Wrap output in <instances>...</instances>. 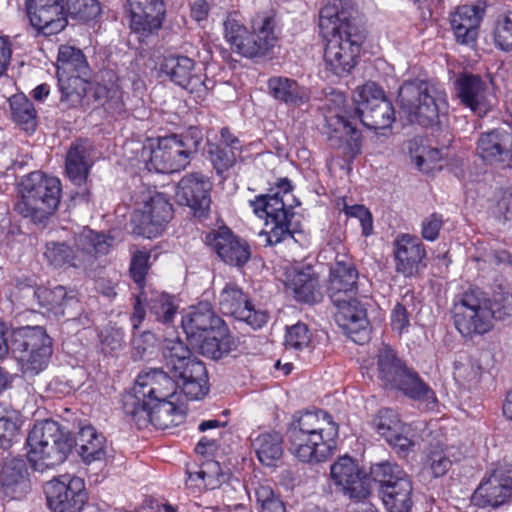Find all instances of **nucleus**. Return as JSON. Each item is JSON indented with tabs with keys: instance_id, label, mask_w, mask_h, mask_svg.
I'll use <instances>...</instances> for the list:
<instances>
[{
	"instance_id": "42",
	"label": "nucleus",
	"mask_w": 512,
	"mask_h": 512,
	"mask_svg": "<svg viewBox=\"0 0 512 512\" xmlns=\"http://www.w3.org/2000/svg\"><path fill=\"white\" fill-rule=\"evenodd\" d=\"M252 447L261 464L275 466L283 455V438L277 432L260 433L252 438Z\"/></svg>"
},
{
	"instance_id": "35",
	"label": "nucleus",
	"mask_w": 512,
	"mask_h": 512,
	"mask_svg": "<svg viewBox=\"0 0 512 512\" xmlns=\"http://www.w3.org/2000/svg\"><path fill=\"white\" fill-rule=\"evenodd\" d=\"M337 308L335 319L349 334L367 332L369 325L366 309L356 295L342 298L339 303H333Z\"/></svg>"
},
{
	"instance_id": "41",
	"label": "nucleus",
	"mask_w": 512,
	"mask_h": 512,
	"mask_svg": "<svg viewBox=\"0 0 512 512\" xmlns=\"http://www.w3.org/2000/svg\"><path fill=\"white\" fill-rule=\"evenodd\" d=\"M344 0H330L320 11L319 27L327 36L333 33L352 31L348 12L343 8Z\"/></svg>"
},
{
	"instance_id": "49",
	"label": "nucleus",
	"mask_w": 512,
	"mask_h": 512,
	"mask_svg": "<svg viewBox=\"0 0 512 512\" xmlns=\"http://www.w3.org/2000/svg\"><path fill=\"white\" fill-rule=\"evenodd\" d=\"M89 67L85 55L80 49L63 45L59 48L57 58V74L88 75Z\"/></svg>"
},
{
	"instance_id": "57",
	"label": "nucleus",
	"mask_w": 512,
	"mask_h": 512,
	"mask_svg": "<svg viewBox=\"0 0 512 512\" xmlns=\"http://www.w3.org/2000/svg\"><path fill=\"white\" fill-rule=\"evenodd\" d=\"M311 342V333L308 326L298 322L286 330L285 346L288 349L303 350Z\"/></svg>"
},
{
	"instance_id": "21",
	"label": "nucleus",
	"mask_w": 512,
	"mask_h": 512,
	"mask_svg": "<svg viewBox=\"0 0 512 512\" xmlns=\"http://www.w3.org/2000/svg\"><path fill=\"white\" fill-rule=\"evenodd\" d=\"M460 103L478 117H484L492 109L493 95L489 84L480 75L463 72L454 82Z\"/></svg>"
},
{
	"instance_id": "19",
	"label": "nucleus",
	"mask_w": 512,
	"mask_h": 512,
	"mask_svg": "<svg viewBox=\"0 0 512 512\" xmlns=\"http://www.w3.org/2000/svg\"><path fill=\"white\" fill-rule=\"evenodd\" d=\"M338 424L332 416L324 410L306 411L295 418L289 425L287 437H292L296 445L305 440L306 436L312 439L323 438L326 441H333L338 436Z\"/></svg>"
},
{
	"instance_id": "46",
	"label": "nucleus",
	"mask_w": 512,
	"mask_h": 512,
	"mask_svg": "<svg viewBox=\"0 0 512 512\" xmlns=\"http://www.w3.org/2000/svg\"><path fill=\"white\" fill-rule=\"evenodd\" d=\"M194 348L204 356L212 359H220L232 350V341L230 337L224 335V328H219V334L201 335L199 339H190Z\"/></svg>"
},
{
	"instance_id": "9",
	"label": "nucleus",
	"mask_w": 512,
	"mask_h": 512,
	"mask_svg": "<svg viewBox=\"0 0 512 512\" xmlns=\"http://www.w3.org/2000/svg\"><path fill=\"white\" fill-rule=\"evenodd\" d=\"M491 300L479 289L464 292L454 303L453 319L457 330L464 337L488 332L493 324L494 309Z\"/></svg>"
},
{
	"instance_id": "28",
	"label": "nucleus",
	"mask_w": 512,
	"mask_h": 512,
	"mask_svg": "<svg viewBox=\"0 0 512 512\" xmlns=\"http://www.w3.org/2000/svg\"><path fill=\"white\" fill-rule=\"evenodd\" d=\"M373 424L377 432L400 456L406 457L409 454L414 442L408 437V426L401 422L394 410H380Z\"/></svg>"
},
{
	"instance_id": "31",
	"label": "nucleus",
	"mask_w": 512,
	"mask_h": 512,
	"mask_svg": "<svg viewBox=\"0 0 512 512\" xmlns=\"http://www.w3.org/2000/svg\"><path fill=\"white\" fill-rule=\"evenodd\" d=\"M223 326V320L207 302L199 303L182 317V327L188 340L199 339L206 334H219V328Z\"/></svg>"
},
{
	"instance_id": "63",
	"label": "nucleus",
	"mask_w": 512,
	"mask_h": 512,
	"mask_svg": "<svg viewBox=\"0 0 512 512\" xmlns=\"http://www.w3.org/2000/svg\"><path fill=\"white\" fill-rule=\"evenodd\" d=\"M103 108L112 116H122L125 113L123 93L118 86H110V96L104 104Z\"/></svg>"
},
{
	"instance_id": "14",
	"label": "nucleus",
	"mask_w": 512,
	"mask_h": 512,
	"mask_svg": "<svg viewBox=\"0 0 512 512\" xmlns=\"http://www.w3.org/2000/svg\"><path fill=\"white\" fill-rule=\"evenodd\" d=\"M472 500L481 508H499L512 501V468L500 465L487 471L475 490Z\"/></svg>"
},
{
	"instance_id": "36",
	"label": "nucleus",
	"mask_w": 512,
	"mask_h": 512,
	"mask_svg": "<svg viewBox=\"0 0 512 512\" xmlns=\"http://www.w3.org/2000/svg\"><path fill=\"white\" fill-rule=\"evenodd\" d=\"M392 389L401 391L408 398L424 404L428 410H433L436 407L437 397L435 392L421 379L416 371L410 368L406 369Z\"/></svg>"
},
{
	"instance_id": "48",
	"label": "nucleus",
	"mask_w": 512,
	"mask_h": 512,
	"mask_svg": "<svg viewBox=\"0 0 512 512\" xmlns=\"http://www.w3.org/2000/svg\"><path fill=\"white\" fill-rule=\"evenodd\" d=\"M84 145H72L66 157V172L77 185L84 183L88 177L91 163Z\"/></svg>"
},
{
	"instance_id": "47",
	"label": "nucleus",
	"mask_w": 512,
	"mask_h": 512,
	"mask_svg": "<svg viewBox=\"0 0 512 512\" xmlns=\"http://www.w3.org/2000/svg\"><path fill=\"white\" fill-rule=\"evenodd\" d=\"M12 120L26 132H34L37 126V112L33 103L23 94L17 93L9 98Z\"/></svg>"
},
{
	"instance_id": "30",
	"label": "nucleus",
	"mask_w": 512,
	"mask_h": 512,
	"mask_svg": "<svg viewBox=\"0 0 512 512\" xmlns=\"http://www.w3.org/2000/svg\"><path fill=\"white\" fill-rule=\"evenodd\" d=\"M425 255V247L417 237L402 234L394 241L396 271L405 277L418 273Z\"/></svg>"
},
{
	"instance_id": "50",
	"label": "nucleus",
	"mask_w": 512,
	"mask_h": 512,
	"mask_svg": "<svg viewBox=\"0 0 512 512\" xmlns=\"http://www.w3.org/2000/svg\"><path fill=\"white\" fill-rule=\"evenodd\" d=\"M145 302L157 321L165 325H170L173 322L177 306L172 296L156 290L150 291V294L145 291Z\"/></svg>"
},
{
	"instance_id": "38",
	"label": "nucleus",
	"mask_w": 512,
	"mask_h": 512,
	"mask_svg": "<svg viewBox=\"0 0 512 512\" xmlns=\"http://www.w3.org/2000/svg\"><path fill=\"white\" fill-rule=\"evenodd\" d=\"M328 128L331 130L329 140L332 145L341 146L342 141L347 143L346 155L355 156L360 151V133L344 116L334 114L326 117Z\"/></svg>"
},
{
	"instance_id": "45",
	"label": "nucleus",
	"mask_w": 512,
	"mask_h": 512,
	"mask_svg": "<svg viewBox=\"0 0 512 512\" xmlns=\"http://www.w3.org/2000/svg\"><path fill=\"white\" fill-rule=\"evenodd\" d=\"M413 487L411 479L402 480L394 486H386L379 490L382 502L389 512H411L413 505L411 495Z\"/></svg>"
},
{
	"instance_id": "60",
	"label": "nucleus",
	"mask_w": 512,
	"mask_h": 512,
	"mask_svg": "<svg viewBox=\"0 0 512 512\" xmlns=\"http://www.w3.org/2000/svg\"><path fill=\"white\" fill-rule=\"evenodd\" d=\"M344 212L349 217H356L359 219L362 226V233L365 236L371 234L373 229V220L370 211L363 205H344Z\"/></svg>"
},
{
	"instance_id": "2",
	"label": "nucleus",
	"mask_w": 512,
	"mask_h": 512,
	"mask_svg": "<svg viewBox=\"0 0 512 512\" xmlns=\"http://www.w3.org/2000/svg\"><path fill=\"white\" fill-rule=\"evenodd\" d=\"M28 459L33 468L43 471L62 464L74 446L71 433L52 419L38 421L27 436Z\"/></svg>"
},
{
	"instance_id": "59",
	"label": "nucleus",
	"mask_w": 512,
	"mask_h": 512,
	"mask_svg": "<svg viewBox=\"0 0 512 512\" xmlns=\"http://www.w3.org/2000/svg\"><path fill=\"white\" fill-rule=\"evenodd\" d=\"M67 10L81 19H90L100 12L98 0H66Z\"/></svg>"
},
{
	"instance_id": "62",
	"label": "nucleus",
	"mask_w": 512,
	"mask_h": 512,
	"mask_svg": "<svg viewBox=\"0 0 512 512\" xmlns=\"http://www.w3.org/2000/svg\"><path fill=\"white\" fill-rule=\"evenodd\" d=\"M443 225V217L440 214L432 213L422 221V237L427 241H434L438 238Z\"/></svg>"
},
{
	"instance_id": "55",
	"label": "nucleus",
	"mask_w": 512,
	"mask_h": 512,
	"mask_svg": "<svg viewBox=\"0 0 512 512\" xmlns=\"http://www.w3.org/2000/svg\"><path fill=\"white\" fill-rule=\"evenodd\" d=\"M210 161L218 175L232 168L236 163L237 153L222 145L211 144L208 150Z\"/></svg>"
},
{
	"instance_id": "40",
	"label": "nucleus",
	"mask_w": 512,
	"mask_h": 512,
	"mask_svg": "<svg viewBox=\"0 0 512 512\" xmlns=\"http://www.w3.org/2000/svg\"><path fill=\"white\" fill-rule=\"evenodd\" d=\"M268 88L273 97L287 105L301 106L310 99L309 91L295 80L286 77H271Z\"/></svg>"
},
{
	"instance_id": "22",
	"label": "nucleus",
	"mask_w": 512,
	"mask_h": 512,
	"mask_svg": "<svg viewBox=\"0 0 512 512\" xmlns=\"http://www.w3.org/2000/svg\"><path fill=\"white\" fill-rule=\"evenodd\" d=\"M173 217V208L163 194L156 193L134 213V232L147 238L156 237Z\"/></svg>"
},
{
	"instance_id": "10",
	"label": "nucleus",
	"mask_w": 512,
	"mask_h": 512,
	"mask_svg": "<svg viewBox=\"0 0 512 512\" xmlns=\"http://www.w3.org/2000/svg\"><path fill=\"white\" fill-rule=\"evenodd\" d=\"M181 382L162 369H152L138 375L133 393L123 400L125 414L168 400L174 396Z\"/></svg>"
},
{
	"instance_id": "26",
	"label": "nucleus",
	"mask_w": 512,
	"mask_h": 512,
	"mask_svg": "<svg viewBox=\"0 0 512 512\" xmlns=\"http://www.w3.org/2000/svg\"><path fill=\"white\" fill-rule=\"evenodd\" d=\"M27 13L31 25L44 35L57 34L68 23L63 0H28Z\"/></svg>"
},
{
	"instance_id": "39",
	"label": "nucleus",
	"mask_w": 512,
	"mask_h": 512,
	"mask_svg": "<svg viewBox=\"0 0 512 512\" xmlns=\"http://www.w3.org/2000/svg\"><path fill=\"white\" fill-rule=\"evenodd\" d=\"M287 438L290 453L303 463L322 462L328 458L335 447L333 441H326L323 438L312 439L310 435L300 442L301 445H296L292 437Z\"/></svg>"
},
{
	"instance_id": "7",
	"label": "nucleus",
	"mask_w": 512,
	"mask_h": 512,
	"mask_svg": "<svg viewBox=\"0 0 512 512\" xmlns=\"http://www.w3.org/2000/svg\"><path fill=\"white\" fill-rule=\"evenodd\" d=\"M113 238L89 228L75 236V250L65 242H48L44 256L55 268L83 267L96 255H105L112 246Z\"/></svg>"
},
{
	"instance_id": "64",
	"label": "nucleus",
	"mask_w": 512,
	"mask_h": 512,
	"mask_svg": "<svg viewBox=\"0 0 512 512\" xmlns=\"http://www.w3.org/2000/svg\"><path fill=\"white\" fill-rule=\"evenodd\" d=\"M391 326L399 334L407 331L410 326V313L404 304L397 303L394 306L391 313Z\"/></svg>"
},
{
	"instance_id": "29",
	"label": "nucleus",
	"mask_w": 512,
	"mask_h": 512,
	"mask_svg": "<svg viewBox=\"0 0 512 512\" xmlns=\"http://www.w3.org/2000/svg\"><path fill=\"white\" fill-rule=\"evenodd\" d=\"M139 429L147 428L149 425L156 429L165 430L182 422L184 416L178 407L169 399L151 406L139 408V410L128 413Z\"/></svg>"
},
{
	"instance_id": "16",
	"label": "nucleus",
	"mask_w": 512,
	"mask_h": 512,
	"mask_svg": "<svg viewBox=\"0 0 512 512\" xmlns=\"http://www.w3.org/2000/svg\"><path fill=\"white\" fill-rule=\"evenodd\" d=\"M160 71L175 85L198 97L209 89L201 68L197 67L195 61L188 56L180 54L164 56L160 63Z\"/></svg>"
},
{
	"instance_id": "58",
	"label": "nucleus",
	"mask_w": 512,
	"mask_h": 512,
	"mask_svg": "<svg viewBox=\"0 0 512 512\" xmlns=\"http://www.w3.org/2000/svg\"><path fill=\"white\" fill-rule=\"evenodd\" d=\"M150 254L146 251L134 253L130 263V275L141 290H144L145 278L149 269Z\"/></svg>"
},
{
	"instance_id": "51",
	"label": "nucleus",
	"mask_w": 512,
	"mask_h": 512,
	"mask_svg": "<svg viewBox=\"0 0 512 512\" xmlns=\"http://www.w3.org/2000/svg\"><path fill=\"white\" fill-rule=\"evenodd\" d=\"M199 483H195V488L216 489L230 480L231 475L224 472L220 463L215 460H207L196 471Z\"/></svg>"
},
{
	"instance_id": "3",
	"label": "nucleus",
	"mask_w": 512,
	"mask_h": 512,
	"mask_svg": "<svg viewBox=\"0 0 512 512\" xmlns=\"http://www.w3.org/2000/svg\"><path fill=\"white\" fill-rule=\"evenodd\" d=\"M62 185L57 177L34 171L20 183L21 199L16 210L34 223H44L57 210L61 199Z\"/></svg>"
},
{
	"instance_id": "37",
	"label": "nucleus",
	"mask_w": 512,
	"mask_h": 512,
	"mask_svg": "<svg viewBox=\"0 0 512 512\" xmlns=\"http://www.w3.org/2000/svg\"><path fill=\"white\" fill-rule=\"evenodd\" d=\"M74 445L78 447V453L86 464H91L96 461H105L108 456V446L105 436L91 425L84 426L80 429Z\"/></svg>"
},
{
	"instance_id": "25",
	"label": "nucleus",
	"mask_w": 512,
	"mask_h": 512,
	"mask_svg": "<svg viewBox=\"0 0 512 512\" xmlns=\"http://www.w3.org/2000/svg\"><path fill=\"white\" fill-rule=\"evenodd\" d=\"M476 151L488 165L510 166L512 164V131L495 128L480 134Z\"/></svg>"
},
{
	"instance_id": "6",
	"label": "nucleus",
	"mask_w": 512,
	"mask_h": 512,
	"mask_svg": "<svg viewBox=\"0 0 512 512\" xmlns=\"http://www.w3.org/2000/svg\"><path fill=\"white\" fill-rule=\"evenodd\" d=\"M292 186L288 179H281L277 183L276 191L259 195L250 201L254 213L259 217H266V224L271 225L267 232V243L276 245L294 237L296 227L292 224L294 212L292 206L286 203V197L291 196Z\"/></svg>"
},
{
	"instance_id": "5",
	"label": "nucleus",
	"mask_w": 512,
	"mask_h": 512,
	"mask_svg": "<svg viewBox=\"0 0 512 512\" xmlns=\"http://www.w3.org/2000/svg\"><path fill=\"white\" fill-rule=\"evenodd\" d=\"M163 360L167 370L181 382L184 394L191 400L208 392V374L203 362L192 355L190 348L179 338L165 339Z\"/></svg>"
},
{
	"instance_id": "33",
	"label": "nucleus",
	"mask_w": 512,
	"mask_h": 512,
	"mask_svg": "<svg viewBox=\"0 0 512 512\" xmlns=\"http://www.w3.org/2000/svg\"><path fill=\"white\" fill-rule=\"evenodd\" d=\"M359 273L350 262L337 261L331 268L327 287L332 303H339L342 298L352 297L358 292Z\"/></svg>"
},
{
	"instance_id": "54",
	"label": "nucleus",
	"mask_w": 512,
	"mask_h": 512,
	"mask_svg": "<svg viewBox=\"0 0 512 512\" xmlns=\"http://www.w3.org/2000/svg\"><path fill=\"white\" fill-rule=\"evenodd\" d=\"M495 45L503 51H512V11L500 15L494 26Z\"/></svg>"
},
{
	"instance_id": "34",
	"label": "nucleus",
	"mask_w": 512,
	"mask_h": 512,
	"mask_svg": "<svg viewBox=\"0 0 512 512\" xmlns=\"http://www.w3.org/2000/svg\"><path fill=\"white\" fill-rule=\"evenodd\" d=\"M483 17V10L474 5H462L450 15V24L457 42L470 44L478 36V28Z\"/></svg>"
},
{
	"instance_id": "43",
	"label": "nucleus",
	"mask_w": 512,
	"mask_h": 512,
	"mask_svg": "<svg viewBox=\"0 0 512 512\" xmlns=\"http://www.w3.org/2000/svg\"><path fill=\"white\" fill-rule=\"evenodd\" d=\"M408 367L397 357L393 349L384 346L377 355L378 378L383 386L392 389Z\"/></svg>"
},
{
	"instance_id": "4",
	"label": "nucleus",
	"mask_w": 512,
	"mask_h": 512,
	"mask_svg": "<svg viewBox=\"0 0 512 512\" xmlns=\"http://www.w3.org/2000/svg\"><path fill=\"white\" fill-rule=\"evenodd\" d=\"M273 17H262L253 21L252 32L244 25L237 12L228 14L223 22L224 38L233 52L246 57H263L274 48L278 37Z\"/></svg>"
},
{
	"instance_id": "44",
	"label": "nucleus",
	"mask_w": 512,
	"mask_h": 512,
	"mask_svg": "<svg viewBox=\"0 0 512 512\" xmlns=\"http://www.w3.org/2000/svg\"><path fill=\"white\" fill-rule=\"evenodd\" d=\"M58 86L61 92L60 101L66 103L67 107H78L83 103L91 84L82 74H57Z\"/></svg>"
},
{
	"instance_id": "61",
	"label": "nucleus",
	"mask_w": 512,
	"mask_h": 512,
	"mask_svg": "<svg viewBox=\"0 0 512 512\" xmlns=\"http://www.w3.org/2000/svg\"><path fill=\"white\" fill-rule=\"evenodd\" d=\"M203 141V133L198 127H190L185 133L178 135V142L185 149L186 154L191 156L195 154Z\"/></svg>"
},
{
	"instance_id": "13",
	"label": "nucleus",
	"mask_w": 512,
	"mask_h": 512,
	"mask_svg": "<svg viewBox=\"0 0 512 512\" xmlns=\"http://www.w3.org/2000/svg\"><path fill=\"white\" fill-rule=\"evenodd\" d=\"M360 46L361 37L352 31L333 33L324 49L326 70L338 77L348 75L356 65Z\"/></svg>"
},
{
	"instance_id": "53",
	"label": "nucleus",
	"mask_w": 512,
	"mask_h": 512,
	"mask_svg": "<svg viewBox=\"0 0 512 512\" xmlns=\"http://www.w3.org/2000/svg\"><path fill=\"white\" fill-rule=\"evenodd\" d=\"M257 512H286V506L279 493L268 483H258L254 488Z\"/></svg>"
},
{
	"instance_id": "17",
	"label": "nucleus",
	"mask_w": 512,
	"mask_h": 512,
	"mask_svg": "<svg viewBox=\"0 0 512 512\" xmlns=\"http://www.w3.org/2000/svg\"><path fill=\"white\" fill-rule=\"evenodd\" d=\"M331 478L342 493L355 502H364L371 494L370 480L356 461L343 456L331 465Z\"/></svg>"
},
{
	"instance_id": "27",
	"label": "nucleus",
	"mask_w": 512,
	"mask_h": 512,
	"mask_svg": "<svg viewBox=\"0 0 512 512\" xmlns=\"http://www.w3.org/2000/svg\"><path fill=\"white\" fill-rule=\"evenodd\" d=\"M190 159L178 142V135L173 134L159 139L157 148L151 151L147 168L158 173H174L184 169Z\"/></svg>"
},
{
	"instance_id": "15",
	"label": "nucleus",
	"mask_w": 512,
	"mask_h": 512,
	"mask_svg": "<svg viewBox=\"0 0 512 512\" xmlns=\"http://www.w3.org/2000/svg\"><path fill=\"white\" fill-rule=\"evenodd\" d=\"M18 287L31 292L40 308L52 313L56 318L75 319L82 309L75 293L67 291L64 286L58 285L54 288L35 287V283L30 280L25 285L23 282H18Z\"/></svg>"
},
{
	"instance_id": "8",
	"label": "nucleus",
	"mask_w": 512,
	"mask_h": 512,
	"mask_svg": "<svg viewBox=\"0 0 512 512\" xmlns=\"http://www.w3.org/2000/svg\"><path fill=\"white\" fill-rule=\"evenodd\" d=\"M12 352L25 374H38L53 353L52 339L42 326H25L14 330Z\"/></svg>"
},
{
	"instance_id": "12",
	"label": "nucleus",
	"mask_w": 512,
	"mask_h": 512,
	"mask_svg": "<svg viewBox=\"0 0 512 512\" xmlns=\"http://www.w3.org/2000/svg\"><path fill=\"white\" fill-rule=\"evenodd\" d=\"M44 493L53 512H80L87 501L84 480L68 474L46 482Z\"/></svg>"
},
{
	"instance_id": "23",
	"label": "nucleus",
	"mask_w": 512,
	"mask_h": 512,
	"mask_svg": "<svg viewBox=\"0 0 512 512\" xmlns=\"http://www.w3.org/2000/svg\"><path fill=\"white\" fill-rule=\"evenodd\" d=\"M130 27L142 42L157 36L162 27L165 9L162 0H128Z\"/></svg>"
},
{
	"instance_id": "32",
	"label": "nucleus",
	"mask_w": 512,
	"mask_h": 512,
	"mask_svg": "<svg viewBox=\"0 0 512 512\" xmlns=\"http://www.w3.org/2000/svg\"><path fill=\"white\" fill-rule=\"evenodd\" d=\"M286 285L299 302L313 304L322 298L319 274L310 265L294 268L288 274Z\"/></svg>"
},
{
	"instance_id": "1",
	"label": "nucleus",
	"mask_w": 512,
	"mask_h": 512,
	"mask_svg": "<svg viewBox=\"0 0 512 512\" xmlns=\"http://www.w3.org/2000/svg\"><path fill=\"white\" fill-rule=\"evenodd\" d=\"M397 101L409 121L422 126L438 124L448 109L444 87L428 80L405 81L399 88Z\"/></svg>"
},
{
	"instance_id": "11",
	"label": "nucleus",
	"mask_w": 512,
	"mask_h": 512,
	"mask_svg": "<svg viewBox=\"0 0 512 512\" xmlns=\"http://www.w3.org/2000/svg\"><path fill=\"white\" fill-rule=\"evenodd\" d=\"M353 102L360 121L370 130L389 128L395 120L392 103L374 82L358 87L353 94Z\"/></svg>"
},
{
	"instance_id": "24",
	"label": "nucleus",
	"mask_w": 512,
	"mask_h": 512,
	"mask_svg": "<svg viewBox=\"0 0 512 512\" xmlns=\"http://www.w3.org/2000/svg\"><path fill=\"white\" fill-rule=\"evenodd\" d=\"M205 242L223 262L231 266L243 267L251 257L249 244L234 235L227 227L209 232Z\"/></svg>"
},
{
	"instance_id": "52",
	"label": "nucleus",
	"mask_w": 512,
	"mask_h": 512,
	"mask_svg": "<svg viewBox=\"0 0 512 512\" xmlns=\"http://www.w3.org/2000/svg\"><path fill=\"white\" fill-rule=\"evenodd\" d=\"M370 476L379 484V490L410 478L398 464L389 461L373 464L370 468Z\"/></svg>"
},
{
	"instance_id": "20",
	"label": "nucleus",
	"mask_w": 512,
	"mask_h": 512,
	"mask_svg": "<svg viewBox=\"0 0 512 512\" xmlns=\"http://www.w3.org/2000/svg\"><path fill=\"white\" fill-rule=\"evenodd\" d=\"M211 188L208 177L198 172L189 173L178 182L175 197L180 205L189 207L195 217L204 219L210 211Z\"/></svg>"
},
{
	"instance_id": "18",
	"label": "nucleus",
	"mask_w": 512,
	"mask_h": 512,
	"mask_svg": "<svg viewBox=\"0 0 512 512\" xmlns=\"http://www.w3.org/2000/svg\"><path fill=\"white\" fill-rule=\"evenodd\" d=\"M219 306L223 314L233 316L255 330L262 328L269 319L268 312L255 309L248 296L234 283L226 284L221 291Z\"/></svg>"
},
{
	"instance_id": "56",
	"label": "nucleus",
	"mask_w": 512,
	"mask_h": 512,
	"mask_svg": "<svg viewBox=\"0 0 512 512\" xmlns=\"http://www.w3.org/2000/svg\"><path fill=\"white\" fill-rule=\"evenodd\" d=\"M452 461L441 447H431L426 454L425 466L434 477L444 476L450 469Z\"/></svg>"
}]
</instances>
